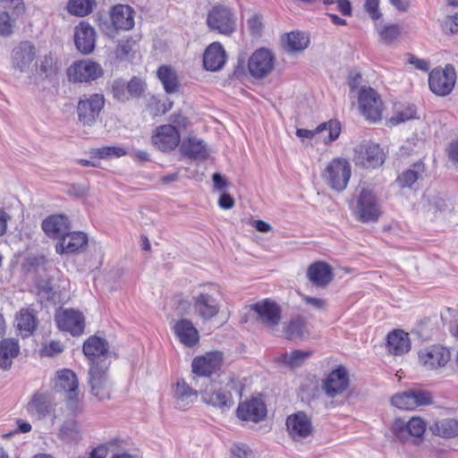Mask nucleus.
Instances as JSON below:
<instances>
[{
	"label": "nucleus",
	"instance_id": "1",
	"mask_svg": "<svg viewBox=\"0 0 458 458\" xmlns=\"http://www.w3.org/2000/svg\"><path fill=\"white\" fill-rule=\"evenodd\" d=\"M242 396V386L239 380L231 379L224 387H217L215 384H207L199 393L203 403L219 409H230L234 402L232 392Z\"/></svg>",
	"mask_w": 458,
	"mask_h": 458
},
{
	"label": "nucleus",
	"instance_id": "2",
	"mask_svg": "<svg viewBox=\"0 0 458 458\" xmlns=\"http://www.w3.org/2000/svg\"><path fill=\"white\" fill-rule=\"evenodd\" d=\"M219 295L220 293L216 286H203L192 297L195 313L205 320H209L216 317L220 310Z\"/></svg>",
	"mask_w": 458,
	"mask_h": 458
},
{
	"label": "nucleus",
	"instance_id": "3",
	"mask_svg": "<svg viewBox=\"0 0 458 458\" xmlns=\"http://www.w3.org/2000/svg\"><path fill=\"white\" fill-rule=\"evenodd\" d=\"M353 214L361 223L377 222L382 215L378 198L369 189H362L356 199Z\"/></svg>",
	"mask_w": 458,
	"mask_h": 458
},
{
	"label": "nucleus",
	"instance_id": "4",
	"mask_svg": "<svg viewBox=\"0 0 458 458\" xmlns=\"http://www.w3.org/2000/svg\"><path fill=\"white\" fill-rule=\"evenodd\" d=\"M79 382L76 374L68 369L57 372L54 389L56 393L64 394L66 405L72 414L80 411Z\"/></svg>",
	"mask_w": 458,
	"mask_h": 458
},
{
	"label": "nucleus",
	"instance_id": "5",
	"mask_svg": "<svg viewBox=\"0 0 458 458\" xmlns=\"http://www.w3.org/2000/svg\"><path fill=\"white\" fill-rule=\"evenodd\" d=\"M106 99L103 94H85L79 98L76 106L78 120L84 126H93L104 109Z\"/></svg>",
	"mask_w": 458,
	"mask_h": 458
},
{
	"label": "nucleus",
	"instance_id": "6",
	"mask_svg": "<svg viewBox=\"0 0 458 458\" xmlns=\"http://www.w3.org/2000/svg\"><path fill=\"white\" fill-rule=\"evenodd\" d=\"M111 23L100 22L99 28L109 38H114L117 30H129L134 26V11L126 4H116L111 12Z\"/></svg>",
	"mask_w": 458,
	"mask_h": 458
},
{
	"label": "nucleus",
	"instance_id": "7",
	"mask_svg": "<svg viewBox=\"0 0 458 458\" xmlns=\"http://www.w3.org/2000/svg\"><path fill=\"white\" fill-rule=\"evenodd\" d=\"M391 431L395 440L419 444L426 431V422L419 417H412L408 421L398 418L394 421Z\"/></svg>",
	"mask_w": 458,
	"mask_h": 458
},
{
	"label": "nucleus",
	"instance_id": "8",
	"mask_svg": "<svg viewBox=\"0 0 458 458\" xmlns=\"http://www.w3.org/2000/svg\"><path fill=\"white\" fill-rule=\"evenodd\" d=\"M351 174L350 163L345 158L337 157L327 165L322 176L333 190L342 191L347 187Z\"/></svg>",
	"mask_w": 458,
	"mask_h": 458
},
{
	"label": "nucleus",
	"instance_id": "9",
	"mask_svg": "<svg viewBox=\"0 0 458 458\" xmlns=\"http://www.w3.org/2000/svg\"><path fill=\"white\" fill-rule=\"evenodd\" d=\"M457 74L454 66L446 64L443 69L435 68L430 72L428 86L434 94L445 97L454 89Z\"/></svg>",
	"mask_w": 458,
	"mask_h": 458
},
{
	"label": "nucleus",
	"instance_id": "10",
	"mask_svg": "<svg viewBox=\"0 0 458 458\" xmlns=\"http://www.w3.org/2000/svg\"><path fill=\"white\" fill-rule=\"evenodd\" d=\"M207 25L211 30L229 36L236 30V17L228 7L215 5L208 13Z\"/></svg>",
	"mask_w": 458,
	"mask_h": 458
},
{
	"label": "nucleus",
	"instance_id": "11",
	"mask_svg": "<svg viewBox=\"0 0 458 458\" xmlns=\"http://www.w3.org/2000/svg\"><path fill=\"white\" fill-rule=\"evenodd\" d=\"M359 107L363 116L373 123L381 120L383 102L379 94L370 87H362L359 91Z\"/></svg>",
	"mask_w": 458,
	"mask_h": 458
},
{
	"label": "nucleus",
	"instance_id": "12",
	"mask_svg": "<svg viewBox=\"0 0 458 458\" xmlns=\"http://www.w3.org/2000/svg\"><path fill=\"white\" fill-rule=\"evenodd\" d=\"M101 65L91 60H81L74 62L67 69L69 81L73 83L90 82L103 75Z\"/></svg>",
	"mask_w": 458,
	"mask_h": 458
},
{
	"label": "nucleus",
	"instance_id": "13",
	"mask_svg": "<svg viewBox=\"0 0 458 458\" xmlns=\"http://www.w3.org/2000/svg\"><path fill=\"white\" fill-rule=\"evenodd\" d=\"M450 359L449 350L439 344H433L418 352L419 363L426 370H437L444 368Z\"/></svg>",
	"mask_w": 458,
	"mask_h": 458
},
{
	"label": "nucleus",
	"instance_id": "14",
	"mask_svg": "<svg viewBox=\"0 0 458 458\" xmlns=\"http://www.w3.org/2000/svg\"><path fill=\"white\" fill-rule=\"evenodd\" d=\"M82 352L88 358L90 367L100 368L102 363H111L109 344L105 338L89 336L83 344Z\"/></svg>",
	"mask_w": 458,
	"mask_h": 458
},
{
	"label": "nucleus",
	"instance_id": "15",
	"mask_svg": "<svg viewBox=\"0 0 458 458\" xmlns=\"http://www.w3.org/2000/svg\"><path fill=\"white\" fill-rule=\"evenodd\" d=\"M353 161L357 165L377 168L385 161V154L379 145L362 142L354 148Z\"/></svg>",
	"mask_w": 458,
	"mask_h": 458
},
{
	"label": "nucleus",
	"instance_id": "16",
	"mask_svg": "<svg viewBox=\"0 0 458 458\" xmlns=\"http://www.w3.org/2000/svg\"><path fill=\"white\" fill-rule=\"evenodd\" d=\"M251 310L257 314V320L267 329L276 328L281 321V307L269 299L258 301L251 306Z\"/></svg>",
	"mask_w": 458,
	"mask_h": 458
},
{
	"label": "nucleus",
	"instance_id": "17",
	"mask_svg": "<svg viewBox=\"0 0 458 458\" xmlns=\"http://www.w3.org/2000/svg\"><path fill=\"white\" fill-rule=\"evenodd\" d=\"M286 427L290 437L295 442L302 443L313 434L311 421L302 411L288 416Z\"/></svg>",
	"mask_w": 458,
	"mask_h": 458
},
{
	"label": "nucleus",
	"instance_id": "18",
	"mask_svg": "<svg viewBox=\"0 0 458 458\" xmlns=\"http://www.w3.org/2000/svg\"><path fill=\"white\" fill-rule=\"evenodd\" d=\"M431 402L430 393L422 390L404 391L391 398L392 404L402 410H413L418 406L429 404Z\"/></svg>",
	"mask_w": 458,
	"mask_h": 458
},
{
	"label": "nucleus",
	"instance_id": "19",
	"mask_svg": "<svg viewBox=\"0 0 458 458\" xmlns=\"http://www.w3.org/2000/svg\"><path fill=\"white\" fill-rule=\"evenodd\" d=\"M109 363H102L100 368L90 367L89 371L91 393L98 400L109 399L110 387L107 380Z\"/></svg>",
	"mask_w": 458,
	"mask_h": 458
},
{
	"label": "nucleus",
	"instance_id": "20",
	"mask_svg": "<svg viewBox=\"0 0 458 458\" xmlns=\"http://www.w3.org/2000/svg\"><path fill=\"white\" fill-rule=\"evenodd\" d=\"M180 133L172 124H164L157 127L151 137L152 144L163 152L174 149L180 143Z\"/></svg>",
	"mask_w": 458,
	"mask_h": 458
},
{
	"label": "nucleus",
	"instance_id": "21",
	"mask_svg": "<svg viewBox=\"0 0 458 458\" xmlns=\"http://www.w3.org/2000/svg\"><path fill=\"white\" fill-rule=\"evenodd\" d=\"M223 360V353L220 352H208L204 356L197 357L192 360V373L195 377H204L205 380L209 381L208 377L216 372Z\"/></svg>",
	"mask_w": 458,
	"mask_h": 458
},
{
	"label": "nucleus",
	"instance_id": "22",
	"mask_svg": "<svg viewBox=\"0 0 458 458\" xmlns=\"http://www.w3.org/2000/svg\"><path fill=\"white\" fill-rule=\"evenodd\" d=\"M36 47L30 41H21L12 50L11 64L14 70L26 72L36 57Z\"/></svg>",
	"mask_w": 458,
	"mask_h": 458
},
{
	"label": "nucleus",
	"instance_id": "23",
	"mask_svg": "<svg viewBox=\"0 0 458 458\" xmlns=\"http://www.w3.org/2000/svg\"><path fill=\"white\" fill-rule=\"evenodd\" d=\"M275 58L267 49H259L250 57L248 68L250 73L257 79L267 76L274 68Z\"/></svg>",
	"mask_w": 458,
	"mask_h": 458
},
{
	"label": "nucleus",
	"instance_id": "24",
	"mask_svg": "<svg viewBox=\"0 0 458 458\" xmlns=\"http://www.w3.org/2000/svg\"><path fill=\"white\" fill-rule=\"evenodd\" d=\"M55 322L60 330L69 332L73 336L81 335L85 327L82 313L74 310L58 312L55 315Z\"/></svg>",
	"mask_w": 458,
	"mask_h": 458
},
{
	"label": "nucleus",
	"instance_id": "25",
	"mask_svg": "<svg viewBox=\"0 0 458 458\" xmlns=\"http://www.w3.org/2000/svg\"><path fill=\"white\" fill-rule=\"evenodd\" d=\"M349 383L348 371L345 367L340 365L324 380L323 390L328 397H335L347 390Z\"/></svg>",
	"mask_w": 458,
	"mask_h": 458
},
{
	"label": "nucleus",
	"instance_id": "26",
	"mask_svg": "<svg viewBox=\"0 0 458 458\" xmlns=\"http://www.w3.org/2000/svg\"><path fill=\"white\" fill-rule=\"evenodd\" d=\"M341 132V123L337 120H329L322 123L315 130L298 129L296 134L300 138L311 139L317 134H322L326 144L338 139Z\"/></svg>",
	"mask_w": 458,
	"mask_h": 458
},
{
	"label": "nucleus",
	"instance_id": "27",
	"mask_svg": "<svg viewBox=\"0 0 458 458\" xmlns=\"http://www.w3.org/2000/svg\"><path fill=\"white\" fill-rule=\"evenodd\" d=\"M55 406V398L51 393L38 391L29 402L27 410L40 420L50 415L54 411Z\"/></svg>",
	"mask_w": 458,
	"mask_h": 458
},
{
	"label": "nucleus",
	"instance_id": "28",
	"mask_svg": "<svg viewBox=\"0 0 458 458\" xmlns=\"http://www.w3.org/2000/svg\"><path fill=\"white\" fill-rule=\"evenodd\" d=\"M88 245V236L82 232H68L56 244V252L72 254L83 251Z\"/></svg>",
	"mask_w": 458,
	"mask_h": 458
},
{
	"label": "nucleus",
	"instance_id": "29",
	"mask_svg": "<svg viewBox=\"0 0 458 458\" xmlns=\"http://www.w3.org/2000/svg\"><path fill=\"white\" fill-rule=\"evenodd\" d=\"M237 416L242 420L259 422L267 416V408L261 399L251 398L239 404Z\"/></svg>",
	"mask_w": 458,
	"mask_h": 458
},
{
	"label": "nucleus",
	"instance_id": "30",
	"mask_svg": "<svg viewBox=\"0 0 458 458\" xmlns=\"http://www.w3.org/2000/svg\"><path fill=\"white\" fill-rule=\"evenodd\" d=\"M308 280L318 288L327 287L334 279L331 267L324 261L310 264L306 273Z\"/></svg>",
	"mask_w": 458,
	"mask_h": 458
},
{
	"label": "nucleus",
	"instance_id": "31",
	"mask_svg": "<svg viewBox=\"0 0 458 458\" xmlns=\"http://www.w3.org/2000/svg\"><path fill=\"white\" fill-rule=\"evenodd\" d=\"M74 42L80 52L91 53L96 44L95 30L89 23L81 22L74 30Z\"/></svg>",
	"mask_w": 458,
	"mask_h": 458
},
{
	"label": "nucleus",
	"instance_id": "32",
	"mask_svg": "<svg viewBox=\"0 0 458 458\" xmlns=\"http://www.w3.org/2000/svg\"><path fill=\"white\" fill-rule=\"evenodd\" d=\"M42 229L49 238L60 240L70 230L69 219L62 214L48 216L42 222Z\"/></svg>",
	"mask_w": 458,
	"mask_h": 458
},
{
	"label": "nucleus",
	"instance_id": "33",
	"mask_svg": "<svg viewBox=\"0 0 458 458\" xmlns=\"http://www.w3.org/2000/svg\"><path fill=\"white\" fill-rule=\"evenodd\" d=\"M173 329L180 342L187 347H193L199 341V331L189 319L182 318L177 320Z\"/></svg>",
	"mask_w": 458,
	"mask_h": 458
},
{
	"label": "nucleus",
	"instance_id": "34",
	"mask_svg": "<svg viewBox=\"0 0 458 458\" xmlns=\"http://www.w3.org/2000/svg\"><path fill=\"white\" fill-rule=\"evenodd\" d=\"M226 60L225 52L218 42L210 44L203 55V65L211 72L220 70Z\"/></svg>",
	"mask_w": 458,
	"mask_h": 458
},
{
	"label": "nucleus",
	"instance_id": "35",
	"mask_svg": "<svg viewBox=\"0 0 458 458\" xmlns=\"http://www.w3.org/2000/svg\"><path fill=\"white\" fill-rule=\"evenodd\" d=\"M423 202L427 211L434 217H445L453 210L452 203L440 195H426Z\"/></svg>",
	"mask_w": 458,
	"mask_h": 458
},
{
	"label": "nucleus",
	"instance_id": "36",
	"mask_svg": "<svg viewBox=\"0 0 458 458\" xmlns=\"http://www.w3.org/2000/svg\"><path fill=\"white\" fill-rule=\"evenodd\" d=\"M180 150L183 156L194 160H204L208 157L204 141L194 137L185 139Z\"/></svg>",
	"mask_w": 458,
	"mask_h": 458
},
{
	"label": "nucleus",
	"instance_id": "37",
	"mask_svg": "<svg viewBox=\"0 0 458 458\" xmlns=\"http://www.w3.org/2000/svg\"><path fill=\"white\" fill-rule=\"evenodd\" d=\"M387 347L394 355H403L411 349L410 338L403 330H394L387 335Z\"/></svg>",
	"mask_w": 458,
	"mask_h": 458
},
{
	"label": "nucleus",
	"instance_id": "38",
	"mask_svg": "<svg viewBox=\"0 0 458 458\" xmlns=\"http://www.w3.org/2000/svg\"><path fill=\"white\" fill-rule=\"evenodd\" d=\"M198 397V391L191 387L184 379H178L174 390L175 406L185 409Z\"/></svg>",
	"mask_w": 458,
	"mask_h": 458
},
{
	"label": "nucleus",
	"instance_id": "39",
	"mask_svg": "<svg viewBox=\"0 0 458 458\" xmlns=\"http://www.w3.org/2000/svg\"><path fill=\"white\" fill-rule=\"evenodd\" d=\"M309 37L300 31H292L282 37L283 48L288 53L301 52L309 46Z\"/></svg>",
	"mask_w": 458,
	"mask_h": 458
},
{
	"label": "nucleus",
	"instance_id": "40",
	"mask_svg": "<svg viewBox=\"0 0 458 458\" xmlns=\"http://www.w3.org/2000/svg\"><path fill=\"white\" fill-rule=\"evenodd\" d=\"M20 352L18 340L5 338L0 342V368L7 369L11 367L13 360Z\"/></svg>",
	"mask_w": 458,
	"mask_h": 458
},
{
	"label": "nucleus",
	"instance_id": "41",
	"mask_svg": "<svg viewBox=\"0 0 458 458\" xmlns=\"http://www.w3.org/2000/svg\"><path fill=\"white\" fill-rule=\"evenodd\" d=\"M17 327L23 336L33 334L38 327V319L34 310L21 309L16 316Z\"/></svg>",
	"mask_w": 458,
	"mask_h": 458
},
{
	"label": "nucleus",
	"instance_id": "42",
	"mask_svg": "<svg viewBox=\"0 0 458 458\" xmlns=\"http://www.w3.org/2000/svg\"><path fill=\"white\" fill-rule=\"evenodd\" d=\"M157 75L166 93L173 94L179 90L180 83L178 76L176 72L171 66H160L157 72Z\"/></svg>",
	"mask_w": 458,
	"mask_h": 458
},
{
	"label": "nucleus",
	"instance_id": "43",
	"mask_svg": "<svg viewBox=\"0 0 458 458\" xmlns=\"http://www.w3.org/2000/svg\"><path fill=\"white\" fill-rule=\"evenodd\" d=\"M283 332L286 339H301L307 333V320L301 316L292 318L284 324Z\"/></svg>",
	"mask_w": 458,
	"mask_h": 458
},
{
	"label": "nucleus",
	"instance_id": "44",
	"mask_svg": "<svg viewBox=\"0 0 458 458\" xmlns=\"http://www.w3.org/2000/svg\"><path fill=\"white\" fill-rule=\"evenodd\" d=\"M425 172L424 164L421 161L414 163L411 168L404 171L397 178V182L402 187H411V185L423 174Z\"/></svg>",
	"mask_w": 458,
	"mask_h": 458
},
{
	"label": "nucleus",
	"instance_id": "45",
	"mask_svg": "<svg viewBox=\"0 0 458 458\" xmlns=\"http://www.w3.org/2000/svg\"><path fill=\"white\" fill-rule=\"evenodd\" d=\"M433 433L445 438L458 436V420L444 419L435 423Z\"/></svg>",
	"mask_w": 458,
	"mask_h": 458
},
{
	"label": "nucleus",
	"instance_id": "46",
	"mask_svg": "<svg viewBox=\"0 0 458 458\" xmlns=\"http://www.w3.org/2000/svg\"><path fill=\"white\" fill-rule=\"evenodd\" d=\"M376 30L379 35V40L386 45L392 44L401 35V28L397 24L377 23Z\"/></svg>",
	"mask_w": 458,
	"mask_h": 458
},
{
	"label": "nucleus",
	"instance_id": "47",
	"mask_svg": "<svg viewBox=\"0 0 458 458\" xmlns=\"http://www.w3.org/2000/svg\"><path fill=\"white\" fill-rule=\"evenodd\" d=\"M95 5V0H69L66 10L72 15L83 17L90 13Z\"/></svg>",
	"mask_w": 458,
	"mask_h": 458
},
{
	"label": "nucleus",
	"instance_id": "48",
	"mask_svg": "<svg viewBox=\"0 0 458 458\" xmlns=\"http://www.w3.org/2000/svg\"><path fill=\"white\" fill-rule=\"evenodd\" d=\"M311 354V351L293 350L289 353H284L280 360L286 366L294 369L301 367Z\"/></svg>",
	"mask_w": 458,
	"mask_h": 458
},
{
	"label": "nucleus",
	"instance_id": "49",
	"mask_svg": "<svg viewBox=\"0 0 458 458\" xmlns=\"http://www.w3.org/2000/svg\"><path fill=\"white\" fill-rule=\"evenodd\" d=\"M60 438L67 443L80 439V428L74 419L66 420L61 427L59 432Z\"/></svg>",
	"mask_w": 458,
	"mask_h": 458
},
{
	"label": "nucleus",
	"instance_id": "50",
	"mask_svg": "<svg viewBox=\"0 0 458 458\" xmlns=\"http://www.w3.org/2000/svg\"><path fill=\"white\" fill-rule=\"evenodd\" d=\"M135 40L131 38H126L118 42L114 51L115 57L120 61H129L133 57Z\"/></svg>",
	"mask_w": 458,
	"mask_h": 458
},
{
	"label": "nucleus",
	"instance_id": "51",
	"mask_svg": "<svg viewBox=\"0 0 458 458\" xmlns=\"http://www.w3.org/2000/svg\"><path fill=\"white\" fill-rule=\"evenodd\" d=\"M416 107L413 105L403 106L401 109L396 110L394 114L389 119L392 125H397L405 123L416 117Z\"/></svg>",
	"mask_w": 458,
	"mask_h": 458
},
{
	"label": "nucleus",
	"instance_id": "52",
	"mask_svg": "<svg viewBox=\"0 0 458 458\" xmlns=\"http://www.w3.org/2000/svg\"><path fill=\"white\" fill-rule=\"evenodd\" d=\"M113 98L120 102L129 100V93L127 90V81L123 79L114 80L111 85Z\"/></svg>",
	"mask_w": 458,
	"mask_h": 458
},
{
	"label": "nucleus",
	"instance_id": "53",
	"mask_svg": "<svg viewBox=\"0 0 458 458\" xmlns=\"http://www.w3.org/2000/svg\"><path fill=\"white\" fill-rule=\"evenodd\" d=\"M147 85L145 81L136 76L132 77L128 82H127V90L129 93V98H140L145 90H146Z\"/></svg>",
	"mask_w": 458,
	"mask_h": 458
},
{
	"label": "nucleus",
	"instance_id": "54",
	"mask_svg": "<svg viewBox=\"0 0 458 458\" xmlns=\"http://www.w3.org/2000/svg\"><path fill=\"white\" fill-rule=\"evenodd\" d=\"M94 153L99 158L121 157L126 155V150L122 147L106 146L95 149Z\"/></svg>",
	"mask_w": 458,
	"mask_h": 458
},
{
	"label": "nucleus",
	"instance_id": "55",
	"mask_svg": "<svg viewBox=\"0 0 458 458\" xmlns=\"http://www.w3.org/2000/svg\"><path fill=\"white\" fill-rule=\"evenodd\" d=\"M230 452L232 458H254L252 451L245 444H233Z\"/></svg>",
	"mask_w": 458,
	"mask_h": 458
},
{
	"label": "nucleus",
	"instance_id": "56",
	"mask_svg": "<svg viewBox=\"0 0 458 458\" xmlns=\"http://www.w3.org/2000/svg\"><path fill=\"white\" fill-rule=\"evenodd\" d=\"M13 23L10 18V15L5 11L0 10V34L8 36L13 31Z\"/></svg>",
	"mask_w": 458,
	"mask_h": 458
},
{
	"label": "nucleus",
	"instance_id": "57",
	"mask_svg": "<svg viewBox=\"0 0 458 458\" xmlns=\"http://www.w3.org/2000/svg\"><path fill=\"white\" fill-rule=\"evenodd\" d=\"M379 0H365L364 8L366 13L374 21L381 18L382 14L378 11Z\"/></svg>",
	"mask_w": 458,
	"mask_h": 458
},
{
	"label": "nucleus",
	"instance_id": "58",
	"mask_svg": "<svg viewBox=\"0 0 458 458\" xmlns=\"http://www.w3.org/2000/svg\"><path fill=\"white\" fill-rule=\"evenodd\" d=\"M301 296L305 304L311 306L317 310H324L327 308V301L325 299L311 297L305 294H301Z\"/></svg>",
	"mask_w": 458,
	"mask_h": 458
},
{
	"label": "nucleus",
	"instance_id": "59",
	"mask_svg": "<svg viewBox=\"0 0 458 458\" xmlns=\"http://www.w3.org/2000/svg\"><path fill=\"white\" fill-rule=\"evenodd\" d=\"M442 29L446 33L458 34V13L447 16L443 21Z\"/></svg>",
	"mask_w": 458,
	"mask_h": 458
},
{
	"label": "nucleus",
	"instance_id": "60",
	"mask_svg": "<svg viewBox=\"0 0 458 458\" xmlns=\"http://www.w3.org/2000/svg\"><path fill=\"white\" fill-rule=\"evenodd\" d=\"M248 26L250 33L254 36L259 35L262 30L261 16L255 14L248 20Z\"/></svg>",
	"mask_w": 458,
	"mask_h": 458
},
{
	"label": "nucleus",
	"instance_id": "61",
	"mask_svg": "<svg viewBox=\"0 0 458 458\" xmlns=\"http://www.w3.org/2000/svg\"><path fill=\"white\" fill-rule=\"evenodd\" d=\"M40 71L45 73L46 76H50L55 73L54 59L50 55H46L41 61Z\"/></svg>",
	"mask_w": 458,
	"mask_h": 458
},
{
	"label": "nucleus",
	"instance_id": "62",
	"mask_svg": "<svg viewBox=\"0 0 458 458\" xmlns=\"http://www.w3.org/2000/svg\"><path fill=\"white\" fill-rule=\"evenodd\" d=\"M39 294L47 300H53L55 295V291L52 287V284L48 281H43L38 284Z\"/></svg>",
	"mask_w": 458,
	"mask_h": 458
},
{
	"label": "nucleus",
	"instance_id": "63",
	"mask_svg": "<svg viewBox=\"0 0 458 458\" xmlns=\"http://www.w3.org/2000/svg\"><path fill=\"white\" fill-rule=\"evenodd\" d=\"M212 180L214 183V188L216 191H223L228 186L227 180L219 173H215L212 175Z\"/></svg>",
	"mask_w": 458,
	"mask_h": 458
},
{
	"label": "nucleus",
	"instance_id": "64",
	"mask_svg": "<svg viewBox=\"0 0 458 458\" xmlns=\"http://www.w3.org/2000/svg\"><path fill=\"white\" fill-rule=\"evenodd\" d=\"M170 121L172 122V125H174L175 128L176 126L179 128L185 129L188 125V119L184 115L182 114V113H174L171 115Z\"/></svg>",
	"mask_w": 458,
	"mask_h": 458
}]
</instances>
